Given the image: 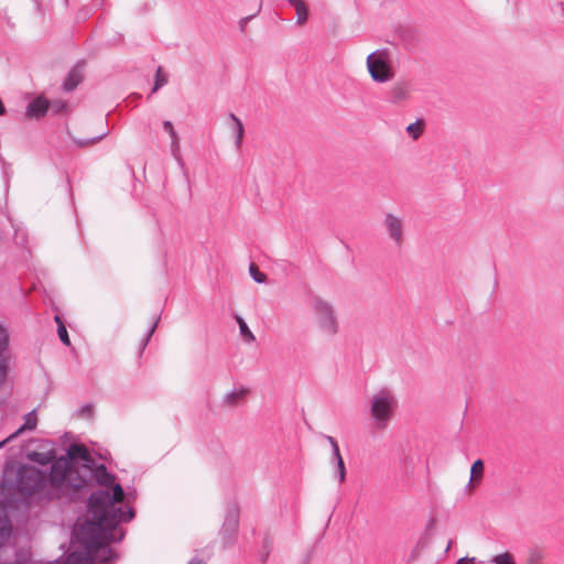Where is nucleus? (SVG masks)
<instances>
[{
    "label": "nucleus",
    "mask_w": 564,
    "mask_h": 564,
    "mask_svg": "<svg viewBox=\"0 0 564 564\" xmlns=\"http://www.w3.org/2000/svg\"><path fill=\"white\" fill-rule=\"evenodd\" d=\"M28 458L40 465H47L55 460V453L53 451L47 452H30Z\"/></svg>",
    "instance_id": "dca6fc26"
},
{
    "label": "nucleus",
    "mask_w": 564,
    "mask_h": 564,
    "mask_svg": "<svg viewBox=\"0 0 564 564\" xmlns=\"http://www.w3.org/2000/svg\"><path fill=\"white\" fill-rule=\"evenodd\" d=\"M406 132L414 139H419V137L423 132V121L417 120L406 127Z\"/></svg>",
    "instance_id": "b1692460"
},
{
    "label": "nucleus",
    "mask_w": 564,
    "mask_h": 564,
    "mask_svg": "<svg viewBox=\"0 0 564 564\" xmlns=\"http://www.w3.org/2000/svg\"><path fill=\"white\" fill-rule=\"evenodd\" d=\"M123 498L124 491L120 485H116L112 495L105 490H97L90 495L88 510L93 521L83 524L76 533V539L84 546L83 550L96 555L100 549H104L105 540L119 542L123 539L124 531L118 525L134 517L131 508L124 511L118 506Z\"/></svg>",
    "instance_id": "f257e3e1"
},
{
    "label": "nucleus",
    "mask_w": 564,
    "mask_h": 564,
    "mask_svg": "<svg viewBox=\"0 0 564 564\" xmlns=\"http://www.w3.org/2000/svg\"><path fill=\"white\" fill-rule=\"evenodd\" d=\"M17 437H18V433L13 432L7 438H4L3 441L0 442V448H2L6 444L12 442Z\"/></svg>",
    "instance_id": "ea45409f"
},
{
    "label": "nucleus",
    "mask_w": 564,
    "mask_h": 564,
    "mask_svg": "<svg viewBox=\"0 0 564 564\" xmlns=\"http://www.w3.org/2000/svg\"><path fill=\"white\" fill-rule=\"evenodd\" d=\"M398 408V399L389 388L376 391L370 399V416L377 430L383 431L388 427L394 411Z\"/></svg>",
    "instance_id": "20e7f679"
},
{
    "label": "nucleus",
    "mask_w": 564,
    "mask_h": 564,
    "mask_svg": "<svg viewBox=\"0 0 564 564\" xmlns=\"http://www.w3.org/2000/svg\"><path fill=\"white\" fill-rule=\"evenodd\" d=\"M411 97V85L405 80L395 82L389 89L388 101L392 105H403Z\"/></svg>",
    "instance_id": "9d476101"
},
{
    "label": "nucleus",
    "mask_w": 564,
    "mask_h": 564,
    "mask_svg": "<svg viewBox=\"0 0 564 564\" xmlns=\"http://www.w3.org/2000/svg\"><path fill=\"white\" fill-rule=\"evenodd\" d=\"M248 392L247 388L235 389L224 395L223 402L228 406H235L246 398Z\"/></svg>",
    "instance_id": "4468645a"
},
{
    "label": "nucleus",
    "mask_w": 564,
    "mask_h": 564,
    "mask_svg": "<svg viewBox=\"0 0 564 564\" xmlns=\"http://www.w3.org/2000/svg\"><path fill=\"white\" fill-rule=\"evenodd\" d=\"M291 6H293L294 8H297L300 7L301 4L304 3L303 0H286Z\"/></svg>",
    "instance_id": "a19ab883"
},
{
    "label": "nucleus",
    "mask_w": 564,
    "mask_h": 564,
    "mask_svg": "<svg viewBox=\"0 0 564 564\" xmlns=\"http://www.w3.org/2000/svg\"><path fill=\"white\" fill-rule=\"evenodd\" d=\"M335 464V477L337 478L339 484H343L346 480V466L344 458H339Z\"/></svg>",
    "instance_id": "393cba45"
},
{
    "label": "nucleus",
    "mask_w": 564,
    "mask_h": 564,
    "mask_svg": "<svg viewBox=\"0 0 564 564\" xmlns=\"http://www.w3.org/2000/svg\"><path fill=\"white\" fill-rule=\"evenodd\" d=\"M37 425V414L36 410H32L24 415V423L15 431L18 436L21 435L25 431H34Z\"/></svg>",
    "instance_id": "f3484780"
},
{
    "label": "nucleus",
    "mask_w": 564,
    "mask_h": 564,
    "mask_svg": "<svg viewBox=\"0 0 564 564\" xmlns=\"http://www.w3.org/2000/svg\"><path fill=\"white\" fill-rule=\"evenodd\" d=\"M159 319L160 317H155L150 329L148 330L147 335H145V338H144V341H143V347L148 345L151 336L153 335V333L155 332L156 327H158V323H159Z\"/></svg>",
    "instance_id": "e433bc0d"
},
{
    "label": "nucleus",
    "mask_w": 564,
    "mask_h": 564,
    "mask_svg": "<svg viewBox=\"0 0 564 564\" xmlns=\"http://www.w3.org/2000/svg\"><path fill=\"white\" fill-rule=\"evenodd\" d=\"M237 322L239 324V330L241 336L245 338L246 341L251 343L256 340V337L253 333L249 329L247 323L243 321L242 317L238 316Z\"/></svg>",
    "instance_id": "412c9836"
},
{
    "label": "nucleus",
    "mask_w": 564,
    "mask_h": 564,
    "mask_svg": "<svg viewBox=\"0 0 564 564\" xmlns=\"http://www.w3.org/2000/svg\"><path fill=\"white\" fill-rule=\"evenodd\" d=\"M171 153H172L174 159H176L177 161L181 160V155H180V138L171 140Z\"/></svg>",
    "instance_id": "72a5a7b5"
},
{
    "label": "nucleus",
    "mask_w": 564,
    "mask_h": 564,
    "mask_svg": "<svg viewBox=\"0 0 564 564\" xmlns=\"http://www.w3.org/2000/svg\"><path fill=\"white\" fill-rule=\"evenodd\" d=\"M83 80L82 72L78 67H74L67 75L63 86L66 91L74 90Z\"/></svg>",
    "instance_id": "2eb2a0df"
},
{
    "label": "nucleus",
    "mask_w": 564,
    "mask_h": 564,
    "mask_svg": "<svg viewBox=\"0 0 564 564\" xmlns=\"http://www.w3.org/2000/svg\"><path fill=\"white\" fill-rule=\"evenodd\" d=\"M325 438L326 441L329 443L330 447H332V463H337V460L339 458H343L341 454H340V451H339V446H338V443L337 441L333 437V436H329V435H325Z\"/></svg>",
    "instance_id": "5701e85b"
},
{
    "label": "nucleus",
    "mask_w": 564,
    "mask_h": 564,
    "mask_svg": "<svg viewBox=\"0 0 564 564\" xmlns=\"http://www.w3.org/2000/svg\"><path fill=\"white\" fill-rule=\"evenodd\" d=\"M8 368L7 359L0 355V387L6 382Z\"/></svg>",
    "instance_id": "2f4dec72"
},
{
    "label": "nucleus",
    "mask_w": 564,
    "mask_h": 564,
    "mask_svg": "<svg viewBox=\"0 0 564 564\" xmlns=\"http://www.w3.org/2000/svg\"><path fill=\"white\" fill-rule=\"evenodd\" d=\"M490 562L494 564H516L513 556L509 552L494 556Z\"/></svg>",
    "instance_id": "bb28decb"
},
{
    "label": "nucleus",
    "mask_w": 564,
    "mask_h": 564,
    "mask_svg": "<svg viewBox=\"0 0 564 564\" xmlns=\"http://www.w3.org/2000/svg\"><path fill=\"white\" fill-rule=\"evenodd\" d=\"M477 563V558L476 557H469V556H465V557H462L459 558L456 564H476Z\"/></svg>",
    "instance_id": "58836bf2"
},
{
    "label": "nucleus",
    "mask_w": 564,
    "mask_h": 564,
    "mask_svg": "<svg viewBox=\"0 0 564 564\" xmlns=\"http://www.w3.org/2000/svg\"><path fill=\"white\" fill-rule=\"evenodd\" d=\"M94 556L89 551L75 550L68 554L65 564H94Z\"/></svg>",
    "instance_id": "ddd939ff"
},
{
    "label": "nucleus",
    "mask_w": 564,
    "mask_h": 564,
    "mask_svg": "<svg viewBox=\"0 0 564 564\" xmlns=\"http://www.w3.org/2000/svg\"><path fill=\"white\" fill-rule=\"evenodd\" d=\"M542 558L540 551L533 550L529 553L527 564H539Z\"/></svg>",
    "instance_id": "f704fd0d"
},
{
    "label": "nucleus",
    "mask_w": 564,
    "mask_h": 564,
    "mask_svg": "<svg viewBox=\"0 0 564 564\" xmlns=\"http://www.w3.org/2000/svg\"><path fill=\"white\" fill-rule=\"evenodd\" d=\"M296 10V23L297 24H303L306 22L307 20V17H308V12H307V8L305 6V3L301 4L300 7L295 8Z\"/></svg>",
    "instance_id": "c756f323"
},
{
    "label": "nucleus",
    "mask_w": 564,
    "mask_h": 564,
    "mask_svg": "<svg viewBox=\"0 0 564 564\" xmlns=\"http://www.w3.org/2000/svg\"><path fill=\"white\" fill-rule=\"evenodd\" d=\"M311 307L321 333L328 337L336 336L339 332V322L334 305L321 296H313Z\"/></svg>",
    "instance_id": "423d86ee"
},
{
    "label": "nucleus",
    "mask_w": 564,
    "mask_h": 564,
    "mask_svg": "<svg viewBox=\"0 0 564 564\" xmlns=\"http://www.w3.org/2000/svg\"><path fill=\"white\" fill-rule=\"evenodd\" d=\"M239 525V509L237 505H231L227 509L225 522L223 524L221 534L226 544H231L237 535Z\"/></svg>",
    "instance_id": "6e6552de"
},
{
    "label": "nucleus",
    "mask_w": 564,
    "mask_h": 564,
    "mask_svg": "<svg viewBox=\"0 0 564 564\" xmlns=\"http://www.w3.org/2000/svg\"><path fill=\"white\" fill-rule=\"evenodd\" d=\"M188 564H203V562L200 560H197V558H192Z\"/></svg>",
    "instance_id": "79ce46f5"
},
{
    "label": "nucleus",
    "mask_w": 564,
    "mask_h": 564,
    "mask_svg": "<svg viewBox=\"0 0 564 564\" xmlns=\"http://www.w3.org/2000/svg\"><path fill=\"white\" fill-rule=\"evenodd\" d=\"M382 226L397 248L402 247L405 239V226L403 217L393 213H387L382 220Z\"/></svg>",
    "instance_id": "0eeeda50"
},
{
    "label": "nucleus",
    "mask_w": 564,
    "mask_h": 564,
    "mask_svg": "<svg viewBox=\"0 0 564 564\" xmlns=\"http://www.w3.org/2000/svg\"><path fill=\"white\" fill-rule=\"evenodd\" d=\"M93 414V405L85 404L78 410V415L82 417H89Z\"/></svg>",
    "instance_id": "4c0bfd02"
},
{
    "label": "nucleus",
    "mask_w": 564,
    "mask_h": 564,
    "mask_svg": "<svg viewBox=\"0 0 564 564\" xmlns=\"http://www.w3.org/2000/svg\"><path fill=\"white\" fill-rule=\"evenodd\" d=\"M166 83H167V77L162 73V68L159 67L156 69V74H155V83H154L153 91H156L159 88L164 86Z\"/></svg>",
    "instance_id": "7c9ffc66"
},
{
    "label": "nucleus",
    "mask_w": 564,
    "mask_h": 564,
    "mask_svg": "<svg viewBox=\"0 0 564 564\" xmlns=\"http://www.w3.org/2000/svg\"><path fill=\"white\" fill-rule=\"evenodd\" d=\"M86 485V476L79 469L69 467V459L59 457L52 463L47 476L46 499L61 498L68 489L78 490Z\"/></svg>",
    "instance_id": "7ed1b4c3"
},
{
    "label": "nucleus",
    "mask_w": 564,
    "mask_h": 564,
    "mask_svg": "<svg viewBox=\"0 0 564 564\" xmlns=\"http://www.w3.org/2000/svg\"><path fill=\"white\" fill-rule=\"evenodd\" d=\"M229 118L231 119V121L234 123L232 124V130L236 133L235 145H236L237 149H240L241 143H242V139H243V135H245L243 124H242L241 120L235 113H230Z\"/></svg>",
    "instance_id": "a211bd4d"
},
{
    "label": "nucleus",
    "mask_w": 564,
    "mask_h": 564,
    "mask_svg": "<svg viewBox=\"0 0 564 564\" xmlns=\"http://www.w3.org/2000/svg\"><path fill=\"white\" fill-rule=\"evenodd\" d=\"M65 459H69V467H75V462L80 459L84 464L83 467L85 471L94 465V459L91 458L90 454L88 453L87 448L79 444H72L69 448L67 449V455L64 456Z\"/></svg>",
    "instance_id": "9b49d317"
},
{
    "label": "nucleus",
    "mask_w": 564,
    "mask_h": 564,
    "mask_svg": "<svg viewBox=\"0 0 564 564\" xmlns=\"http://www.w3.org/2000/svg\"><path fill=\"white\" fill-rule=\"evenodd\" d=\"M108 134V131H105L102 132L101 134L95 137V138H91V139H82V140H77L76 143L79 145V147H86V145H89V144H94L98 141H100L105 135Z\"/></svg>",
    "instance_id": "473e14b6"
},
{
    "label": "nucleus",
    "mask_w": 564,
    "mask_h": 564,
    "mask_svg": "<svg viewBox=\"0 0 564 564\" xmlns=\"http://www.w3.org/2000/svg\"><path fill=\"white\" fill-rule=\"evenodd\" d=\"M9 346V334L4 325L0 322V355L7 350Z\"/></svg>",
    "instance_id": "cd10ccee"
},
{
    "label": "nucleus",
    "mask_w": 564,
    "mask_h": 564,
    "mask_svg": "<svg viewBox=\"0 0 564 564\" xmlns=\"http://www.w3.org/2000/svg\"><path fill=\"white\" fill-rule=\"evenodd\" d=\"M48 105L47 99L37 97L28 105L25 116L28 118H41L46 113Z\"/></svg>",
    "instance_id": "f8f14e48"
},
{
    "label": "nucleus",
    "mask_w": 564,
    "mask_h": 564,
    "mask_svg": "<svg viewBox=\"0 0 564 564\" xmlns=\"http://www.w3.org/2000/svg\"><path fill=\"white\" fill-rule=\"evenodd\" d=\"M249 272H250V275L252 276V279L257 282V283H263L265 282L267 280V275L262 272L259 271L258 267L256 264H250L249 267Z\"/></svg>",
    "instance_id": "c85d7f7f"
},
{
    "label": "nucleus",
    "mask_w": 564,
    "mask_h": 564,
    "mask_svg": "<svg viewBox=\"0 0 564 564\" xmlns=\"http://www.w3.org/2000/svg\"><path fill=\"white\" fill-rule=\"evenodd\" d=\"M11 534V525L6 514L0 516V544Z\"/></svg>",
    "instance_id": "aec40b11"
},
{
    "label": "nucleus",
    "mask_w": 564,
    "mask_h": 564,
    "mask_svg": "<svg viewBox=\"0 0 564 564\" xmlns=\"http://www.w3.org/2000/svg\"><path fill=\"white\" fill-rule=\"evenodd\" d=\"M484 470H485V466H484V462L481 459H477L471 465V468H470V479H469V485L474 481V480H479L482 478L484 476Z\"/></svg>",
    "instance_id": "6ab92c4d"
},
{
    "label": "nucleus",
    "mask_w": 564,
    "mask_h": 564,
    "mask_svg": "<svg viewBox=\"0 0 564 564\" xmlns=\"http://www.w3.org/2000/svg\"><path fill=\"white\" fill-rule=\"evenodd\" d=\"M453 541L451 540L447 544L446 552L452 547Z\"/></svg>",
    "instance_id": "37998d69"
},
{
    "label": "nucleus",
    "mask_w": 564,
    "mask_h": 564,
    "mask_svg": "<svg viewBox=\"0 0 564 564\" xmlns=\"http://www.w3.org/2000/svg\"><path fill=\"white\" fill-rule=\"evenodd\" d=\"M325 438L326 441L329 443L330 447H332V463H337V460L339 458H343L341 454H340V451H339V446H338V443L337 441L333 437V436H329V435H325Z\"/></svg>",
    "instance_id": "4be33fe9"
},
{
    "label": "nucleus",
    "mask_w": 564,
    "mask_h": 564,
    "mask_svg": "<svg viewBox=\"0 0 564 564\" xmlns=\"http://www.w3.org/2000/svg\"><path fill=\"white\" fill-rule=\"evenodd\" d=\"M163 128L169 133V135L171 137V140L178 138V134L176 133V131H175V129L173 127V123L171 121H169V120L164 121L163 122Z\"/></svg>",
    "instance_id": "c9c22d12"
},
{
    "label": "nucleus",
    "mask_w": 564,
    "mask_h": 564,
    "mask_svg": "<svg viewBox=\"0 0 564 564\" xmlns=\"http://www.w3.org/2000/svg\"><path fill=\"white\" fill-rule=\"evenodd\" d=\"M366 66L371 79L387 83L394 78V55L389 48H379L367 56Z\"/></svg>",
    "instance_id": "39448f33"
},
{
    "label": "nucleus",
    "mask_w": 564,
    "mask_h": 564,
    "mask_svg": "<svg viewBox=\"0 0 564 564\" xmlns=\"http://www.w3.org/2000/svg\"><path fill=\"white\" fill-rule=\"evenodd\" d=\"M1 489L10 503L24 501L35 495L46 498L47 475L33 466L23 465L15 473L3 475Z\"/></svg>",
    "instance_id": "f03ea898"
},
{
    "label": "nucleus",
    "mask_w": 564,
    "mask_h": 564,
    "mask_svg": "<svg viewBox=\"0 0 564 564\" xmlns=\"http://www.w3.org/2000/svg\"><path fill=\"white\" fill-rule=\"evenodd\" d=\"M55 321L58 324L57 334L59 336V339L62 340L63 344L68 346L70 341L65 325L63 324L59 316H55Z\"/></svg>",
    "instance_id": "a878e982"
},
{
    "label": "nucleus",
    "mask_w": 564,
    "mask_h": 564,
    "mask_svg": "<svg viewBox=\"0 0 564 564\" xmlns=\"http://www.w3.org/2000/svg\"><path fill=\"white\" fill-rule=\"evenodd\" d=\"M82 476H86V482L90 477H94L98 484L108 488L104 489L105 491H108L110 495L115 492V487L117 485L115 484V476L107 470L105 465H91Z\"/></svg>",
    "instance_id": "1a4fd4ad"
}]
</instances>
